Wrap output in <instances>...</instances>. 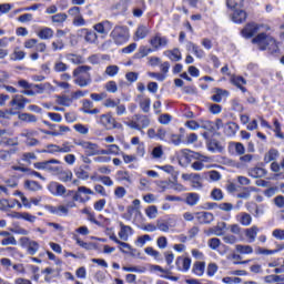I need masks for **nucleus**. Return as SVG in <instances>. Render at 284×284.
<instances>
[{
    "label": "nucleus",
    "instance_id": "10",
    "mask_svg": "<svg viewBox=\"0 0 284 284\" xmlns=\"http://www.w3.org/2000/svg\"><path fill=\"white\" fill-rule=\"evenodd\" d=\"M48 190L53 196H63L68 192L65 186L59 182H50Z\"/></svg>",
    "mask_w": 284,
    "mask_h": 284
},
{
    "label": "nucleus",
    "instance_id": "23",
    "mask_svg": "<svg viewBox=\"0 0 284 284\" xmlns=\"http://www.w3.org/2000/svg\"><path fill=\"white\" fill-rule=\"evenodd\" d=\"M247 19V12L244 10H235L232 16L234 23H243Z\"/></svg>",
    "mask_w": 284,
    "mask_h": 284
},
{
    "label": "nucleus",
    "instance_id": "3",
    "mask_svg": "<svg viewBox=\"0 0 284 284\" xmlns=\"http://www.w3.org/2000/svg\"><path fill=\"white\" fill-rule=\"evenodd\" d=\"M128 128L138 130L141 134H145V128H150V118L143 114H134L133 120L126 122Z\"/></svg>",
    "mask_w": 284,
    "mask_h": 284
},
{
    "label": "nucleus",
    "instance_id": "48",
    "mask_svg": "<svg viewBox=\"0 0 284 284\" xmlns=\"http://www.w3.org/2000/svg\"><path fill=\"white\" fill-rule=\"evenodd\" d=\"M155 227L160 232H170V224L164 220H158Z\"/></svg>",
    "mask_w": 284,
    "mask_h": 284
},
{
    "label": "nucleus",
    "instance_id": "51",
    "mask_svg": "<svg viewBox=\"0 0 284 284\" xmlns=\"http://www.w3.org/2000/svg\"><path fill=\"white\" fill-rule=\"evenodd\" d=\"M92 108H94V103L90 100H83L82 101V109L81 112H83L84 114H88Z\"/></svg>",
    "mask_w": 284,
    "mask_h": 284
},
{
    "label": "nucleus",
    "instance_id": "15",
    "mask_svg": "<svg viewBox=\"0 0 284 284\" xmlns=\"http://www.w3.org/2000/svg\"><path fill=\"white\" fill-rule=\"evenodd\" d=\"M150 34V29L145 24H139L138 29L134 33V41H141L142 39H145Z\"/></svg>",
    "mask_w": 284,
    "mask_h": 284
},
{
    "label": "nucleus",
    "instance_id": "14",
    "mask_svg": "<svg viewBox=\"0 0 284 284\" xmlns=\"http://www.w3.org/2000/svg\"><path fill=\"white\" fill-rule=\"evenodd\" d=\"M45 210H48L50 214H55V216H68V214H70V210H68L65 205H59V206L47 205Z\"/></svg>",
    "mask_w": 284,
    "mask_h": 284
},
{
    "label": "nucleus",
    "instance_id": "20",
    "mask_svg": "<svg viewBox=\"0 0 284 284\" xmlns=\"http://www.w3.org/2000/svg\"><path fill=\"white\" fill-rule=\"evenodd\" d=\"M61 163V161L59 160H49L47 161V165H45V172H51L52 174H59V172L61 171V166H54L59 165Z\"/></svg>",
    "mask_w": 284,
    "mask_h": 284
},
{
    "label": "nucleus",
    "instance_id": "7",
    "mask_svg": "<svg viewBox=\"0 0 284 284\" xmlns=\"http://www.w3.org/2000/svg\"><path fill=\"white\" fill-rule=\"evenodd\" d=\"M20 245L22 247H27L28 254L30 256H34L39 252V242L30 240V237H21Z\"/></svg>",
    "mask_w": 284,
    "mask_h": 284
},
{
    "label": "nucleus",
    "instance_id": "11",
    "mask_svg": "<svg viewBox=\"0 0 284 284\" xmlns=\"http://www.w3.org/2000/svg\"><path fill=\"white\" fill-rule=\"evenodd\" d=\"M195 219L200 225H210L214 221V214L205 211L196 212Z\"/></svg>",
    "mask_w": 284,
    "mask_h": 284
},
{
    "label": "nucleus",
    "instance_id": "5",
    "mask_svg": "<svg viewBox=\"0 0 284 284\" xmlns=\"http://www.w3.org/2000/svg\"><path fill=\"white\" fill-rule=\"evenodd\" d=\"M98 123L105 128V130H118L121 128V123L116 122V119L112 116V113H105L100 115Z\"/></svg>",
    "mask_w": 284,
    "mask_h": 284
},
{
    "label": "nucleus",
    "instance_id": "62",
    "mask_svg": "<svg viewBox=\"0 0 284 284\" xmlns=\"http://www.w3.org/2000/svg\"><path fill=\"white\" fill-rule=\"evenodd\" d=\"M90 97L92 101L99 102V101H103L104 99H108V93L106 92L91 93Z\"/></svg>",
    "mask_w": 284,
    "mask_h": 284
},
{
    "label": "nucleus",
    "instance_id": "49",
    "mask_svg": "<svg viewBox=\"0 0 284 284\" xmlns=\"http://www.w3.org/2000/svg\"><path fill=\"white\" fill-rule=\"evenodd\" d=\"M20 121H27V123H37V115L30 113H22L19 115Z\"/></svg>",
    "mask_w": 284,
    "mask_h": 284
},
{
    "label": "nucleus",
    "instance_id": "43",
    "mask_svg": "<svg viewBox=\"0 0 284 284\" xmlns=\"http://www.w3.org/2000/svg\"><path fill=\"white\" fill-rule=\"evenodd\" d=\"M235 248L239 254H252L254 252V248L250 245L237 244Z\"/></svg>",
    "mask_w": 284,
    "mask_h": 284
},
{
    "label": "nucleus",
    "instance_id": "46",
    "mask_svg": "<svg viewBox=\"0 0 284 284\" xmlns=\"http://www.w3.org/2000/svg\"><path fill=\"white\" fill-rule=\"evenodd\" d=\"M145 214L149 219H156L159 215V209L155 205H151L145 209Z\"/></svg>",
    "mask_w": 284,
    "mask_h": 284
},
{
    "label": "nucleus",
    "instance_id": "32",
    "mask_svg": "<svg viewBox=\"0 0 284 284\" xmlns=\"http://www.w3.org/2000/svg\"><path fill=\"white\" fill-rule=\"evenodd\" d=\"M24 187L26 190H30V192H39V190H41V184L37 181L27 180L24 182Z\"/></svg>",
    "mask_w": 284,
    "mask_h": 284
},
{
    "label": "nucleus",
    "instance_id": "28",
    "mask_svg": "<svg viewBox=\"0 0 284 284\" xmlns=\"http://www.w3.org/2000/svg\"><path fill=\"white\" fill-rule=\"evenodd\" d=\"M67 61H70V63H73L74 65H81L83 63V57L74 53H67L65 54Z\"/></svg>",
    "mask_w": 284,
    "mask_h": 284
},
{
    "label": "nucleus",
    "instance_id": "35",
    "mask_svg": "<svg viewBox=\"0 0 284 284\" xmlns=\"http://www.w3.org/2000/svg\"><path fill=\"white\" fill-rule=\"evenodd\" d=\"M59 176V180L62 181V183H68V181H72V171H62L60 168L59 173H55Z\"/></svg>",
    "mask_w": 284,
    "mask_h": 284
},
{
    "label": "nucleus",
    "instance_id": "2",
    "mask_svg": "<svg viewBox=\"0 0 284 284\" xmlns=\"http://www.w3.org/2000/svg\"><path fill=\"white\" fill-rule=\"evenodd\" d=\"M110 37L115 45H123V43L130 41V30L128 27L115 26L111 31Z\"/></svg>",
    "mask_w": 284,
    "mask_h": 284
},
{
    "label": "nucleus",
    "instance_id": "45",
    "mask_svg": "<svg viewBox=\"0 0 284 284\" xmlns=\"http://www.w3.org/2000/svg\"><path fill=\"white\" fill-rule=\"evenodd\" d=\"M104 74L112 78L116 77V74H119V65H115V64L108 65L104 71Z\"/></svg>",
    "mask_w": 284,
    "mask_h": 284
},
{
    "label": "nucleus",
    "instance_id": "31",
    "mask_svg": "<svg viewBox=\"0 0 284 284\" xmlns=\"http://www.w3.org/2000/svg\"><path fill=\"white\" fill-rule=\"evenodd\" d=\"M258 234V227L252 226L246 229V237L248 239V243H254L256 241V236Z\"/></svg>",
    "mask_w": 284,
    "mask_h": 284
},
{
    "label": "nucleus",
    "instance_id": "34",
    "mask_svg": "<svg viewBox=\"0 0 284 284\" xmlns=\"http://www.w3.org/2000/svg\"><path fill=\"white\" fill-rule=\"evenodd\" d=\"M152 52H154L153 49H150V48H148L145 45H142V47L139 48V52H136L134 54V57H135V59H143V58L148 57V54H150Z\"/></svg>",
    "mask_w": 284,
    "mask_h": 284
},
{
    "label": "nucleus",
    "instance_id": "44",
    "mask_svg": "<svg viewBox=\"0 0 284 284\" xmlns=\"http://www.w3.org/2000/svg\"><path fill=\"white\" fill-rule=\"evenodd\" d=\"M70 65L62 61H55L53 65L54 72H68Z\"/></svg>",
    "mask_w": 284,
    "mask_h": 284
},
{
    "label": "nucleus",
    "instance_id": "19",
    "mask_svg": "<svg viewBox=\"0 0 284 284\" xmlns=\"http://www.w3.org/2000/svg\"><path fill=\"white\" fill-rule=\"evenodd\" d=\"M186 48L187 50H192L193 54L197 59H203V57H205V51H203V49H201V47H199L194 42H187Z\"/></svg>",
    "mask_w": 284,
    "mask_h": 284
},
{
    "label": "nucleus",
    "instance_id": "27",
    "mask_svg": "<svg viewBox=\"0 0 284 284\" xmlns=\"http://www.w3.org/2000/svg\"><path fill=\"white\" fill-rule=\"evenodd\" d=\"M224 130L227 136H234V134L239 132V124H236L235 122H229L225 124Z\"/></svg>",
    "mask_w": 284,
    "mask_h": 284
},
{
    "label": "nucleus",
    "instance_id": "39",
    "mask_svg": "<svg viewBox=\"0 0 284 284\" xmlns=\"http://www.w3.org/2000/svg\"><path fill=\"white\" fill-rule=\"evenodd\" d=\"M160 170H163V172H166V174H171L172 179L176 181V178L179 176V171H175L174 166L163 165V166H160Z\"/></svg>",
    "mask_w": 284,
    "mask_h": 284
},
{
    "label": "nucleus",
    "instance_id": "54",
    "mask_svg": "<svg viewBox=\"0 0 284 284\" xmlns=\"http://www.w3.org/2000/svg\"><path fill=\"white\" fill-rule=\"evenodd\" d=\"M207 245L210 248L216 251L219 247H221V240L217 237H212L207 241Z\"/></svg>",
    "mask_w": 284,
    "mask_h": 284
},
{
    "label": "nucleus",
    "instance_id": "57",
    "mask_svg": "<svg viewBox=\"0 0 284 284\" xmlns=\"http://www.w3.org/2000/svg\"><path fill=\"white\" fill-rule=\"evenodd\" d=\"M72 148H74V145H72V143L70 142H63L62 145L60 146V153L62 154H68L70 152H72Z\"/></svg>",
    "mask_w": 284,
    "mask_h": 284
},
{
    "label": "nucleus",
    "instance_id": "6",
    "mask_svg": "<svg viewBox=\"0 0 284 284\" xmlns=\"http://www.w3.org/2000/svg\"><path fill=\"white\" fill-rule=\"evenodd\" d=\"M149 43L153 50H161V48H168L170 40L168 37H163L161 33H156L149 40Z\"/></svg>",
    "mask_w": 284,
    "mask_h": 284
},
{
    "label": "nucleus",
    "instance_id": "56",
    "mask_svg": "<svg viewBox=\"0 0 284 284\" xmlns=\"http://www.w3.org/2000/svg\"><path fill=\"white\" fill-rule=\"evenodd\" d=\"M211 199H213V201H223V191H221V189H213Z\"/></svg>",
    "mask_w": 284,
    "mask_h": 284
},
{
    "label": "nucleus",
    "instance_id": "12",
    "mask_svg": "<svg viewBox=\"0 0 284 284\" xmlns=\"http://www.w3.org/2000/svg\"><path fill=\"white\" fill-rule=\"evenodd\" d=\"M78 145H80V148H83V150H87L88 156H97V154H99V145L92 142L82 141L79 142Z\"/></svg>",
    "mask_w": 284,
    "mask_h": 284
},
{
    "label": "nucleus",
    "instance_id": "36",
    "mask_svg": "<svg viewBox=\"0 0 284 284\" xmlns=\"http://www.w3.org/2000/svg\"><path fill=\"white\" fill-rule=\"evenodd\" d=\"M165 54L171 61H181L182 59L181 51L179 49L169 50Z\"/></svg>",
    "mask_w": 284,
    "mask_h": 284
},
{
    "label": "nucleus",
    "instance_id": "40",
    "mask_svg": "<svg viewBox=\"0 0 284 284\" xmlns=\"http://www.w3.org/2000/svg\"><path fill=\"white\" fill-rule=\"evenodd\" d=\"M104 89L111 94H116V92H119V85H116V82H114V80L106 82L104 84Z\"/></svg>",
    "mask_w": 284,
    "mask_h": 284
},
{
    "label": "nucleus",
    "instance_id": "58",
    "mask_svg": "<svg viewBox=\"0 0 284 284\" xmlns=\"http://www.w3.org/2000/svg\"><path fill=\"white\" fill-rule=\"evenodd\" d=\"M232 145L233 148H235V152L236 154H239V156H243V154H245V146L243 145V143L233 142Z\"/></svg>",
    "mask_w": 284,
    "mask_h": 284
},
{
    "label": "nucleus",
    "instance_id": "25",
    "mask_svg": "<svg viewBox=\"0 0 284 284\" xmlns=\"http://www.w3.org/2000/svg\"><path fill=\"white\" fill-rule=\"evenodd\" d=\"M38 37L39 39H42L44 41L48 39H52V37H54V30L44 27L38 32Z\"/></svg>",
    "mask_w": 284,
    "mask_h": 284
},
{
    "label": "nucleus",
    "instance_id": "61",
    "mask_svg": "<svg viewBox=\"0 0 284 284\" xmlns=\"http://www.w3.org/2000/svg\"><path fill=\"white\" fill-rule=\"evenodd\" d=\"M191 183L193 185V187H202L201 184V174L199 173H193L192 178H191Z\"/></svg>",
    "mask_w": 284,
    "mask_h": 284
},
{
    "label": "nucleus",
    "instance_id": "22",
    "mask_svg": "<svg viewBox=\"0 0 284 284\" xmlns=\"http://www.w3.org/2000/svg\"><path fill=\"white\" fill-rule=\"evenodd\" d=\"M199 201H201V195H199V193H186L185 194L186 205L194 207V205L199 204Z\"/></svg>",
    "mask_w": 284,
    "mask_h": 284
},
{
    "label": "nucleus",
    "instance_id": "50",
    "mask_svg": "<svg viewBox=\"0 0 284 284\" xmlns=\"http://www.w3.org/2000/svg\"><path fill=\"white\" fill-rule=\"evenodd\" d=\"M68 20V14L65 13H57L51 17L52 23H64Z\"/></svg>",
    "mask_w": 284,
    "mask_h": 284
},
{
    "label": "nucleus",
    "instance_id": "59",
    "mask_svg": "<svg viewBox=\"0 0 284 284\" xmlns=\"http://www.w3.org/2000/svg\"><path fill=\"white\" fill-rule=\"evenodd\" d=\"M148 241H152V237L148 234L139 236L136 239L135 244L139 245V247H143V245H145V243H148Z\"/></svg>",
    "mask_w": 284,
    "mask_h": 284
},
{
    "label": "nucleus",
    "instance_id": "52",
    "mask_svg": "<svg viewBox=\"0 0 284 284\" xmlns=\"http://www.w3.org/2000/svg\"><path fill=\"white\" fill-rule=\"evenodd\" d=\"M226 6L231 10H235L236 8H243V0H226Z\"/></svg>",
    "mask_w": 284,
    "mask_h": 284
},
{
    "label": "nucleus",
    "instance_id": "30",
    "mask_svg": "<svg viewBox=\"0 0 284 284\" xmlns=\"http://www.w3.org/2000/svg\"><path fill=\"white\" fill-rule=\"evenodd\" d=\"M278 159V150L271 149L268 152L264 155V162L272 163V161H276Z\"/></svg>",
    "mask_w": 284,
    "mask_h": 284
},
{
    "label": "nucleus",
    "instance_id": "16",
    "mask_svg": "<svg viewBox=\"0 0 284 284\" xmlns=\"http://www.w3.org/2000/svg\"><path fill=\"white\" fill-rule=\"evenodd\" d=\"M120 227L119 237L121 241H128L129 236L133 234V230L131 226L123 224V222H120Z\"/></svg>",
    "mask_w": 284,
    "mask_h": 284
},
{
    "label": "nucleus",
    "instance_id": "13",
    "mask_svg": "<svg viewBox=\"0 0 284 284\" xmlns=\"http://www.w3.org/2000/svg\"><path fill=\"white\" fill-rule=\"evenodd\" d=\"M175 265L179 272H189L192 265V260L190 257L179 256L175 261Z\"/></svg>",
    "mask_w": 284,
    "mask_h": 284
},
{
    "label": "nucleus",
    "instance_id": "60",
    "mask_svg": "<svg viewBox=\"0 0 284 284\" xmlns=\"http://www.w3.org/2000/svg\"><path fill=\"white\" fill-rule=\"evenodd\" d=\"M115 114L118 116H123V114H128V109L125 108V104L118 102V105L115 106Z\"/></svg>",
    "mask_w": 284,
    "mask_h": 284
},
{
    "label": "nucleus",
    "instance_id": "33",
    "mask_svg": "<svg viewBox=\"0 0 284 284\" xmlns=\"http://www.w3.org/2000/svg\"><path fill=\"white\" fill-rule=\"evenodd\" d=\"M10 105H17V110H24L26 106L23 104V95H13Z\"/></svg>",
    "mask_w": 284,
    "mask_h": 284
},
{
    "label": "nucleus",
    "instance_id": "37",
    "mask_svg": "<svg viewBox=\"0 0 284 284\" xmlns=\"http://www.w3.org/2000/svg\"><path fill=\"white\" fill-rule=\"evenodd\" d=\"M248 212L253 213V216L258 219V216H263L264 211L263 207L257 206L256 204H251L247 206Z\"/></svg>",
    "mask_w": 284,
    "mask_h": 284
},
{
    "label": "nucleus",
    "instance_id": "4",
    "mask_svg": "<svg viewBox=\"0 0 284 284\" xmlns=\"http://www.w3.org/2000/svg\"><path fill=\"white\" fill-rule=\"evenodd\" d=\"M252 43H255L258 45L260 50H267V48H271L273 50H276V40L274 38L266 36L265 32H262L257 34L253 40Z\"/></svg>",
    "mask_w": 284,
    "mask_h": 284
},
{
    "label": "nucleus",
    "instance_id": "41",
    "mask_svg": "<svg viewBox=\"0 0 284 284\" xmlns=\"http://www.w3.org/2000/svg\"><path fill=\"white\" fill-rule=\"evenodd\" d=\"M200 128H202V130H207V132H216V129L214 128V123L209 120H202L200 122Z\"/></svg>",
    "mask_w": 284,
    "mask_h": 284
},
{
    "label": "nucleus",
    "instance_id": "64",
    "mask_svg": "<svg viewBox=\"0 0 284 284\" xmlns=\"http://www.w3.org/2000/svg\"><path fill=\"white\" fill-rule=\"evenodd\" d=\"M272 236H274V239H277V241H284V230L275 229L272 232Z\"/></svg>",
    "mask_w": 284,
    "mask_h": 284
},
{
    "label": "nucleus",
    "instance_id": "26",
    "mask_svg": "<svg viewBox=\"0 0 284 284\" xmlns=\"http://www.w3.org/2000/svg\"><path fill=\"white\" fill-rule=\"evenodd\" d=\"M192 272L195 276H203V274H205V262H195L193 264Z\"/></svg>",
    "mask_w": 284,
    "mask_h": 284
},
{
    "label": "nucleus",
    "instance_id": "8",
    "mask_svg": "<svg viewBox=\"0 0 284 284\" xmlns=\"http://www.w3.org/2000/svg\"><path fill=\"white\" fill-rule=\"evenodd\" d=\"M112 28H114V23L110 22V20H103L93 26L95 32H98V34H101L103 38H105L106 34H110Z\"/></svg>",
    "mask_w": 284,
    "mask_h": 284
},
{
    "label": "nucleus",
    "instance_id": "55",
    "mask_svg": "<svg viewBox=\"0 0 284 284\" xmlns=\"http://www.w3.org/2000/svg\"><path fill=\"white\" fill-rule=\"evenodd\" d=\"M227 230V223L219 222L215 226V236H223V231Z\"/></svg>",
    "mask_w": 284,
    "mask_h": 284
},
{
    "label": "nucleus",
    "instance_id": "21",
    "mask_svg": "<svg viewBox=\"0 0 284 284\" xmlns=\"http://www.w3.org/2000/svg\"><path fill=\"white\" fill-rule=\"evenodd\" d=\"M138 99L142 112L148 114L150 112V105H152V100H150V98H143V95H138Z\"/></svg>",
    "mask_w": 284,
    "mask_h": 284
},
{
    "label": "nucleus",
    "instance_id": "42",
    "mask_svg": "<svg viewBox=\"0 0 284 284\" xmlns=\"http://www.w3.org/2000/svg\"><path fill=\"white\" fill-rule=\"evenodd\" d=\"M209 150L211 152H223L224 148L217 140H212L209 144Z\"/></svg>",
    "mask_w": 284,
    "mask_h": 284
},
{
    "label": "nucleus",
    "instance_id": "17",
    "mask_svg": "<svg viewBox=\"0 0 284 284\" xmlns=\"http://www.w3.org/2000/svg\"><path fill=\"white\" fill-rule=\"evenodd\" d=\"M81 34H84V41L87 43H97V40L99 39V36H97V32L88 29H81Z\"/></svg>",
    "mask_w": 284,
    "mask_h": 284
},
{
    "label": "nucleus",
    "instance_id": "29",
    "mask_svg": "<svg viewBox=\"0 0 284 284\" xmlns=\"http://www.w3.org/2000/svg\"><path fill=\"white\" fill-rule=\"evenodd\" d=\"M237 221L241 223V225L247 227L248 225H252V215H250V213H241L237 215Z\"/></svg>",
    "mask_w": 284,
    "mask_h": 284
},
{
    "label": "nucleus",
    "instance_id": "47",
    "mask_svg": "<svg viewBox=\"0 0 284 284\" xmlns=\"http://www.w3.org/2000/svg\"><path fill=\"white\" fill-rule=\"evenodd\" d=\"M119 103H121V99L114 100L112 98H106L104 100V102L102 103V105L104 108H111L114 109Z\"/></svg>",
    "mask_w": 284,
    "mask_h": 284
},
{
    "label": "nucleus",
    "instance_id": "38",
    "mask_svg": "<svg viewBox=\"0 0 284 284\" xmlns=\"http://www.w3.org/2000/svg\"><path fill=\"white\" fill-rule=\"evenodd\" d=\"M231 83L233 85H235L236 88H240L242 85H246L247 80H245V78H243L241 75H233V77H231Z\"/></svg>",
    "mask_w": 284,
    "mask_h": 284
},
{
    "label": "nucleus",
    "instance_id": "24",
    "mask_svg": "<svg viewBox=\"0 0 284 284\" xmlns=\"http://www.w3.org/2000/svg\"><path fill=\"white\" fill-rule=\"evenodd\" d=\"M85 170H90V165L80 166L75 171V176L82 181H88L90 179V173H88Z\"/></svg>",
    "mask_w": 284,
    "mask_h": 284
},
{
    "label": "nucleus",
    "instance_id": "1",
    "mask_svg": "<svg viewBox=\"0 0 284 284\" xmlns=\"http://www.w3.org/2000/svg\"><path fill=\"white\" fill-rule=\"evenodd\" d=\"M90 65H80L73 70V83L79 88H88L92 83V75H90Z\"/></svg>",
    "mask_w": 284,
    "mask_h": 284
},
{
    "label": "nucleus",
    "instance_id": "63",
    "mask_svg": "<svg viewBox=\"0 0 284 284\" xmlns=\"http://www.w3.org/2000/svg\"><path fill=\"white\" fill-rule=\"evenodd\" d=\"M206 174L211 179V181H214V182L221 181V179H222V175L219 171H214V170L209 171Z\"/></svg>",
    "mask_w": 284,
    "mask_h": 284
},
{
    "label": "nucleus",
    "instance_id": "9",
    "mask_svg": "<svg viewBox=\"0 0 284 284\" xmlns=\"http://www.w3.org/2000/svg\"><path fill=\"white\" fill-rule=\"evenodd\" d=\"M261 28H263V24L251 22L242 30V34L245 37V39H252V37L255 36Z\"/></svg>",
    "mask_w": 284,
    "mask_h": 284
},
{
    "label": "nucleus",
    "instance_id": "18",
    "mask_svg": "<svg viewBox=\"0 0 284 284\" xmlns=\"http://www.w3.org/2000/svg\"><path fill=\"white\" fill-rule=\"evenodd\" d=\"M230 97V91L223 89H215V94L211 97L214 103H221L223 98L227 99Z\"/></svg>",
    "mask_w": 284,
    "mask_h": 284
},
{
    "label": "nucleus",
    "instance_id": "53",
    "mask_svg": "<svg viewBox=\"0 0 284 284\" xmlns=\"http://www.w3.org/2000/svg\"><path fill=\"white\" fill-rule=\"evenodd\" d=\"M13 57L11 58L12 61H23L26 59V53L24 51L19 50V47H17L13 51Z\"/></svg>",
    "mask_w": 284,
    "mask_h": 284
}]
</instances>
